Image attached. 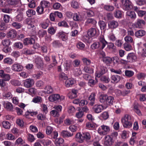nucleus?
<instances>
[{"mask_svg": "<svg viewBox=\"0 0 146 146\" xmlns=\"http://www.w3.org/2000/svg\"><path fill=\"white\" fill-rule=\"evenodd\" d=\"M11 68L14 71L20 72L23 69V67L20 64L15 63L12 66Z\"/></svg>", "mask_w": 146, "mask_h": 146, "instance_id": "nucleus-12", "label": "nucleus"}, {"mask_svg": "<svg viewBox=\"0 0 146 146\" xmlns=\"http://www.w3.org/2000/svg\"><path fill=\"white\" fill-rule=\"evenodd\" d=\"M47 32L46 31L43 30H40L38 31V34L40 37H42L46 35Z\"/></svg>", "mask_w": 146, "mask_h": 146, "instance_id": "nucleus-61", "label": "nucleus"}, {"mask_svg": "<svg viewBox=\"0 0 146 146\" xmlns=\"http://www.w3.org/2000/svg\"><path fill=\"white\" fill-rule=\"evenodd\" d=\"M42 98L40 96H36L33 98L32 102L36 103H41L42 102Z\"/></svg>", "mask_w": 146, "mask_h": 146, "instance_id": "nucleus-40", "label": "nucleus"}, {"mask_svg": "<svg viewBox=\"0 0 146 146\" xmlns=\"http://www.w3.org/2000/svg\"><path fill=\"white\" fill-rule=\"evenodd\" d=\"M36 11L39 15H41L44 13V8L40 5L36 8Z\"/></svg>", "mask_w": 146, "mask_h": 146, "instance_id": "nucleus-44", "label": "nucleus"}, {"mask_svg": "<svg viewBox=\"0 0 146 146\" xmlns=\"http://www.w3.org/2000/svg\"><path fill=\"white\" fill-rule=\"evenodd\" d=\"M35 42V39L31 38H26L24 39L23 41L24 44L25 45L32 44Z\"/></svg>", "mask_w": 146, "mask_h": 146, "instance_id": "nucleus-15", "label": "nucleus"}, {"mask_svg": "<svg viewBox=\"0 0 146 146\" xmlns=\"http://www.w3.org/2000/svg\"><path fill=\"white\" fill-rule=\"evenodd\" d=\"M104 9L108 11H113L114 9V7L112 5H104Z\"/></svg>", "mask_w": 146, "mask_h": 146, "instance_id": "nucleus-45", "label": "nucleus"}, {"mask_svg": "<svg viewBox=\"0 0 146 146\" xmlns=\"http://www.w3.org/2000/svg\"><path fill=\"white\" fill-rule=\"evenodd\" d=\"M134 74V72L132 71L127 70L125 71V75L129 77L132 76Z\"/></svg>", "mask_w": 146, "mask_h": 146, "instance_id": "nucleus-63", "label": "nucleus"}, {"mask_svg": "<svg viewBox=\"0 0 146 146\" xmlns=\"http://www.w3.org/2000/svg\"><path fill=\"white\" fill-rule=\"evenodd\" d=\"M34 84V80L30 78L26 79L24 82V86L27 88H29L32 86Z\"/></svg>", "mask_w": 146, "mask_h": 146, "instance_id": "nucleus-10", "label": "nucleus"}, {"mask_svg": "<svg viewBox=\"0 0 146 146\" xmlns=\"http://www.w3.org/2000/svg\"><path fill=\"white\" fill-rule=\"evenodd\" d=\"M26 22L28 25L27 28L29 29H31L34 27V25L33 24L32 21L29 19H27Z\"/></svg>", "mask_w": 146, "mask_h": 146, "instance_id": "nucleus-37", "label": "nucleus"}, {"mask_svg": "<svg viewBox=\"0 0 146 146\" xmlns=\"http://www.w3.org/2000/svg\"><path fill=\"white\" fill-rule=\"evenodd\" d=\"M4 106L7 110L9 111H12L13 107L12 104L10 102L5 103L4 104Z\"/></svg>", "mask_w": 146, "mask_h": 146, "instance_id": "nucleus-32", "label": "nucleus"}, {"mask_svg": "<svg viewBox=\"0 0 146 146\" xmlns=\"http://www.w3.org/2000/svg\"><path fill=\"white\" fill-rule=\"evenodd\" d=\"M3 126L6 129H9L10 127V123L7 121H4L2 123Z\"/></svg>", "mask_w": 146, "mask_h": 146, "instance_id": "nucleus-56", "label": "nucleus"}, {"mask_svg": "<svg viewBox=\"0 0 146 146\" xmlns=\"http://www.w3.org/2000/svg\"><path fill=\"white\" fill-rule=\"evenodd\" d=\"M26 13L28 17H31L33 15H34L35 14L36 12L33 9H29L27 11Z\"/></svg>", "mask_w": 146, "mask_h": 146, "instance_id": "nucleus-39", "label": "nucleus"}, {"mask_svg": "<svg viewBox=\"0 0 146 146\" xmlns=\"http://www.w3.org/2000/svg\"><path fill=\"white\" fill-rule=\"evenodd\" d=\"M107 69L104 66L101 65L100 67V70L96 72L95 75L96 77L99 78L102 75L104 74L107 71Z\"/></svg>", "mask_w": 146, "mask_h": 146, "instance_id": "nucleus-7", "label": "nucleus"}, {"mask_svg": "<svg viewBox=\"0 0 146 146\" xmlns=\"http://www.w3.org/2000/svg\"><path fill=\"white\" fill-rule=\"evenodd\" d=\"M98 23L101 30H104L106 28V25L104 21H100Z\"/></svg>", "mask_w": 146, "mask_h": 146, "instance_id": "nucleus-48", "label": "nucleus"}, {"mask_svg": "<svg viewBox=\"0 0 146 146\" xmlns=\"http://www.w3.org/2000/svg\"><path fill=\"white\" fill-rule=\"evenodd\" d=\"M96 23V21L94 19L89 18L87 19L86 24V25L91 24L94 25Z\"/></svg>", "mask_w": 146, "mask_h": 146, "instance_id": "nucleus-34", "label": "nucleus"}, {"mask_svg": "<svg viewBox=\"0 0 146 146\" xmlns=\"http://www.w3.org/2000/svg\"><path fill=\"white\" fill-rule=\"evenodd\" d=\"M110 130V127L107 125H103L98 129V132L101 135H104L109 133Z\"/></svg>", "mask_w": 146, "mask_h": 146, "instance_id": "nucleus-2", "label": "nucleus"}, {"mask_svg": "<svg viewBox=\"0 0 146 146\" xmlns=\"http://www.w3.org/2000/svg\"><path fill=\"white\" fill-rule=\"evenodd\" d=\"M100 44L98 42H94L91 46V48L93 50H94L97 48L99 49Z\"/></svg>", "mask_w": 146, "mask_h": 146, "instance_id": "nucleus-52", "label": "nucleus"}, {"mask_svg": "<svg viewBox=\"0 0 146 146\" xmlns=\"http://www.w3.org/2000/svg\"><path fill=\"white\" fill-rule=\"evenodd\" d=\"M100 116L104 119L106 120L108 118L109 115L108 112L104 111L101 114Z\"/></svg>", "mask_w": 146, "mask_h": 146, "instance_id": "nucleus-54", "label": "nucleus"}, {"mask_svg": "<svg viewBox=\"0 0 146 146\" xmlns=\"http://www.w3.org/2000/svg\"><path fill=\"white\" fill-rule=\"evenodd\" d=\"M84 70L85 72L89 74L93 73L94 72V70L92 68L87 66L85 67Z\"/></svg>", "mask_w": 146, "mask_h": 146, "instance_id": "nucleus-53", "label": "nucleus"}, {"mask_svg": "<svg viewBox=\"0 0 146 146\" xmlns=\"http://www.w3.org/2000/svg\"><path fill=\"white\" fill-rule=\"evenodd\" d=\"M22 51L23 53L25 54H31L34 53L32 50L27 48H24Z\"/></svg>", "mask_w": 146, "mask_h": 146, "instance_id": "nucleus-42", "label": "nucleus"}, {"mask_svg": "<svg viewBox=\"0 0 146 146\" xmlns=\"http://www.w3.org/2000/svg\"><path fill=\"white\" fill-rule=\"evenodd\" d=\"M64 140L61 138H58L55 140V143L57 146H66L64 144Z\"/></svg>", "mask_w": 146, "mask_h": 146, "instance_id": "nucleus-25", "label": "nucleus"}, {"mask_svg": "<svg viewBox=\"0 0 146 146\" xmlns=\"http://www.w3.org/2000/svg\"><path fill=\"white\" fill-rule=\"evenodd\" d=\"M136 56L133 53H130L127 56V60L125 61L131 62L135 61L136 59Z\"/></svg>", "mask_w": 146, "mask_h": 146, "instance_id": "nucleus-17", "label": "nucleus"}, {"mask_svg": "<svg viewBox=\"0 0 146 146\" xmlns=\"http://www.w3.org/2000/svg\"><path fill=\"white\" fill-rule=\"evenodd\" d=\"M2 43L4 46H9L11 44V41L9 39H5L2 41Z\"/></svg>", "mask_w": 146, "mask_h": 146, "instance_id": "nucleus-46", "label": "nucleus"}, {"mask_svg": "<svg viewBox=\"0 0 146 146\" xmlns=\"http://www.w3.org/2000/svg\"><path fill=\"white\" fill-rule=\"evenodd\" d=\"M14 46L16 48L21 49L23 47V44L21 42H17L14 43Z\"/></svg>", "mask_w": 146, "mask_h": 146, "instance_id": "nucleus-60", "label": "nucleus"}, {"mask_svg": "<svg viewBox=\"0 0 146 146\" xmlns=\"http://www.w3.org/2000/svg\"><path fill=\"white\" fill-rule=\"evenodd\" d=\"M83 138H84V140L86 139V140H89L91 138V135L88 132H85L83 133Z\"/></svg>", "mask_w": 146, "mask_h": 146, "instance_id": "nucleus-41", "label": "nucleus"}, {"mask_svg": "<svg viewBox=\"0 0 146 146\" xmlns=\"http://www.w3.org/2000/svg\"><path fill=\"white\" fill-rule=\"evenodd\" d=\"M74 83V80L71 79L67 80L65 82L66 86L67 87H71Z\"/></svg>", "mask_w": 146, "mask_h": 146, "instance_id": "nucleus-33", "label": "nucleus"}, {"mask_svg": "<svg viewBox=\"0 0 146 146\" xmlns=\"http://www.w3.org/2000/svg\"><path fill=\"white\" fill-rule=\"evenodd\" d=\"M71 6L75 9L78 8L79 7V5L78 2L75 1H73L71 3Z\"/></svg>", "mask_w": 146, "mask_h": 146, "instance_id": "nucleus-64", "label": "nucleus"}, {"mask_svg": "<svg viewBox=\"0 0 146 146\" xmlns=\"http://www.w3.org/2000/svg\"><path fill=\"white\" fill-rule=\"evenodd\" d=\"M40 5L43 8H48L50 5V4L49 2L44 0L41 1Z\"/></svg>", "mask_w": 146, "mask_h": 146, "instance_id": "nucleus-35", "label": "nucleus"}, {"mask_svg": "<svg viewBox=\"0 0 146 146\" xmlns=\"http://www.w3.org/2000/svg\"><path fill=\"white\" fill-rule=\"evenodd\" d=\"M73 19L75 21H80L83 20L84 17L78 13H75L73 15Z\"/></svg>", "mask_w": 146, "mask_h": 146, "instance_id": "nucleus-26", "label": "nucleus"}, {"mask_svg": "<svg viewBox=\"0 0 146 146\" xmlns=\"http://www.w3.org/2000/svg\"><path fill=\"white\" fill-rule=\"evenodd\" d=\"M124 40L126 43H132L133 41V39L131 36L127 35L124 38Z\"/></svg>", "mask_w": 146, "mask_h": 146, "instance_id": "nucleus-59", "label": "nucleus"}, {"mask_svg": "<svg viewBox=\"0 0 146 146\" xmlns=\"http://www.w3.org/2000/svg\"><path fill=\"white\" fill-rule=\"evenodd\" d=\"M145 24V22L144 20L138 19L134 23V26L136 28H142Z\"/></svg>", "mask_w": 146, "mask_h": 146, "instance_id": "nucleus-9", "label": "nucleus"}, {"mask_svg": "<svg viewBox=\"0 0 146 146\" xmlns=\"http://www.w3.org/2000/svg\"><path fill=\"white\" fill-rule=\"evenodd\" d=\"M64 98V96H60L58 94H52L48 97L49 100L51 102H53L58 100H61Z\"/></svg>", "mask_w": 146, "mask_h": 146, "instance_id": "nucleus-6", "label": "nucleus"}, {"mask_svg": "<svg viewBox=\"0 0 146 146\" xmlns=\"http://www.w3.org/2000/svg\"><path fill=\"white\" fill-rule=\"evenodd\" d=\"M119 25L118 23L116 21L113 20L109 22L108 24L110 28L114 29L117 27Z\"/></svg>", "mask_w": 146, "mask_h": 146, "instance_id": "nucleus-16", "label": "nucleus"}, {"mask_svg": "<svg viewBox=\"0 0 146 146\" xmlns=\"http://www.w3.org/2000/svg\"><path fill=\"white\" fill-rule=\"evenodd\" d=\"M44 92L45 94H50L53 92V89L50 86H46L44 88Z\"/></svg>", "mask_w": 146, "mask_h": 146, "instance_id": "nucleus-29", "label": "nucleus"}, {"mask_svg": "<svg viewBox=\"0 0 146 146\" xmlns=\"http://www.w3.org/2000/svg\"><path fill=\"white\" fill-rule=\"evenodd\" d=\"M64 123L66 125H69L74 123L73 120L69 118L66 119L64 120Z\"/></svg>", "mask_w": 146, "mask_h": 146, "instance_id": "nucleus-51", "label": "nucleus"}, {"mask_svg": "<svg viewBox=\"0 0 146 146\" xmlns=\"http://www.w3.org/2000/svg\"><path fill=\"white\" fill-rule=\"evenodd\" d=\"M25 142L23 141V139L21 137H19L18 138L15 142V145H19L20 144L21 145H23Z\"/></svg>", "mask_w": 146, "mask_h": 146, "instance_id": "nucleus-57", "label": "nucleus"}, {"mask_svg": "<svg viewBox=\"0 0 146 146\" xmlns=\"http://www.w3.org/2000/svg\"><path fill=\"white\" fill-rule=\"evenodd\" d=\"M105 53H104L102 58L103 61L107 64L111 63L112 60V59L108 56L105 57Z\"/></svg>", "mask_w": 146, "mask_h": 146, "instance_id": "nucleus-22", "label": "nucleus"}, {"mask_svg": "<svg viewBox=\"0 0 146 146\" xmlns=\"http://www.w3.org/2000/svg\"><path fill=\"white\" fill-rule=\"evenodd\" d=\"M93 111L96 113H99L104 110L102 105L100 104H96L92 108Z\"/></svg>", "mask_w": 146, "mask_h": 146, "instance_id": "nucleus-11", "label": "nucleus"}, {"mask_svg": "<svg viewBox=\"0 0 146 146\" xmlns=\"http://www.w3.org/2000/svg\"><path fill=\"white\" fill-rule=\"evenodd\" d=\"M86 127L89 129H92L95 127V126L93 123L90 122H87L86 123Z\"/></svg>", "mask_w": 146, "mask_h": 146, "instance_id": "nucleus-47", "label": "nucleus"}, {"mask_svg": "<svg viewBox=\"0 0 146 146\" xmlns=\"http://www.w3.org/2000/svg\"><path fill=\"white\" fill-rule=\"evenodd\" d=\"M58 25L60 27H63L66 28H68L69 27L67 22L64 21L59 22L58 23Z\"/></svg>", "mask_w": 146, "mask_h": 146, "instance_id": "nucleus-58", "label": "nucleus"}, {"mask_svg": "<svg viewBox=\"0 0 146 146\" xmlns=\"http://www.w3.org/2000/svg\"><path fill=\"white\" fill-rule=\"evenodd\" d=\"M87 33L88 35L87 36H85L87 42H88L90 38L89 37H92L96 36L98 35L99 32L96 29L92 28L88 30Z\"/></svg>", "mask_w": 146, "mask_h": 146, "instance_id": "nucleus-3", "label": "nucleus"}, {"mask_svg": "<svg viewBox=\"0 0 146 146\" xmlns=\"http://www.w3.org/2000/svg\"><path fill=\"white\" fill-rule=\"evenodd\" d=\"M126 15L129 18L134 19L136 18V15L135 13L133 11H127Z\"/></svg>", "mask_w": 146, "mask_h": 146, "instance_id": "nucleus-24", "label": "nucleus"}, {"mask_svg": "<svg viewBox=\"0 0 146 146\" xmlns=\"http://www.w3.org/2000/svg\"><path fill=\"white\" fill-rule=\"evenodd\" d=\"M123 44L122 40L119 39L116 40L115 43V45L119 47H121Z\"/></svg>", "mask_w": 146, "mask_h": 146, "instance_id": "nucleus-62", "label": "nucleus"}, {"mask_svg": "<svg viewBox=\"0 0 146 146\" xmlns=\"http://www.w3.org/2000/svg\"><path fill=\"white\" fill-rule=\"evenodd\" d=\"M16 19L18 21H21L23 20V15L22 12H20L16 17Z\"/></svg>", "mask_w": 146, "mask_h": 146, "instance_id": "nucleus-50", "label": "nucleus"}, {"mask_svg": "<svg viewBox=\"0 0 146 146\" xmlns=\"http://www.w3.org/2000/svg\"><path fill=\"white\" fill-rule=\"evenodd\" d=\"M57 36L64 41H66L67 40L68 38L66 35L63 32H59Z\"/></svg>", "mask_w": 146, "mask_h": 146, "instance_id": "nucleus-28", "label": "nucleus"}, {"mask_svg": "<svg viewBox=\"0 0 146 146\" xmlns=\"http://www.w3.org/2000/svg\"><path fill=\"white\" fill-rule=\"evenodd\" d=\"M3 62L5 64L11 65L13 63L14 60L10 58H6L4 59Z\"/></svg>", "mask_w": 146, "mask_h": 146, "instance_id": "nucleus-36", "label": "nucleus"}, {"mask_svg": "<svg viewBox=\"0 0 146 146\" xmlns=\"http://www.w3.org/2000/svg\"><path fill=\"white\" fill-rule=\"evenodd\" d=\"M35 62L38 68H40L43 66V62L42 59L39 57H37L35 58Z\"/></svg>", "mask_w": 146, "mask_h": 146, "instance_id": "nucleus-21", "label": "nucleus"}, {"mask_svg": "<svg viewBox=\"0 0 146 146\" xmlns=\"http://www.w3.org/2000/svg\"><path fill=\"white\" fill-rule=\"evenodd\" d=\"M121 121L124 127L130 128L132 126L133 121L131 117L128 114H125L122 118Z\"/></svg>", "mask_w": 146, "mask_h": 146, "instance_id": "nucleus-1", "label": "nucleus"}, {"mask_svg": "<svg viewBox=\"0 0 146 146\" xmlns=\"http://www.w3.org/2000/svg\"><path fill=\"white\" fill-rule=\"evenodd\" d=\"M0 77L5 81H9L11 79L10 75L5 73L3 70H0Z\"/></svg>", "mask_w": 146, "mask_h": 146, "instance_id": "nucleus-8", "label": "nucleus"}, {"mask_svg": "<svg viewBox=\"0 0 146 146\" xmlns=\"http://www.w3.org/2000/svg\"><path fill=\"white\" fill-rule=\"evenodd\" d=\"M105 139L104 144L106 145H110L114 143V141L109 135L105 136Z\"/></svg>", "mask_w": 146, "mask_h": 146, "instance_id": "nucleus-14", "label": "nucleus"}, {"mask_svg": "<svg viewBox=\"0 0 146 146\" xmlns=\"http://www.w3.org/2000/svg\"><path fill=\"white\" fill-rule=\"evenodd\" d=\"M109 135L111 137L113 141H114V140L117 138V137L118 135V133L117 132H114L112 133L110 135Z\"/></svg>", "mask_w": 146, "mask_h": 146, "instance_id": "nucleus-43", "label": "nucleus"}, {"mask_svg": "<svg viewBox=\"0 0 146 146\" xmlns=\"http://www.w3.org/2000/svg\"><path fill=\"white\" fill-rule=\"evenodd\" d=\"M61 135L64 137H72L73 135V133L66 131L63 130L61 133Z\"/></svg>", "mask_w": 146, "mask_h": 146, "instance_id": "nucleus-19", "label": "nucleus"}, {"mask_svg": "<svg viewBox=\"0 0 146 146\" xmlns=\"http://www.w3.org/2000/svg\"><path fill=\"white\" fill-rule=\"evenodd\" d=\"M11 84L15 86H19L21 84V82L17 80H12L11 81Z\"/></svg>", "mask_w": 146, "mask_h": 146, "instance_id": "nucleus-55", "label": "nucleus"}, {"mask_svg": "<svg viewBox=\"0 0 146 146\" xmlns=\"http://www.w3.org/2000/svg\"><path fill=\"white\" fill-rule=\"evenodd\" d=\"M96 94L94 93H92L88 97L89 100L90 101V104L91 106H93L95 103Z\"/></svg>", "mask_w": 146, "mask_h": 146, "instance_id": "nucleus-18", "label": "nucleus"}, {"mask_svg": "<svg viewBox=\"0 0 146 146\" xmlns=\"http://www.w3.org/2000/svg\"><path fill=\"white\" fill-rule=\"evenodd\" d=\"M12 27L17 29H19L22 27V24L20 23H18L17 22H13L12 24Z\"/></svg>", "mask_w": 146, "mask_h": 146, "instance_id": "nucleus-38", "label": "nucleus"}, {"mask_svg": "<svg viewBox=\"0 0 146 146\" xmlns=\"http://www.w3.org/2000/svg\"><path fill=\"white\" fill-rule=\"evenodd\" d=\"M100 44L99 49L102 50L104 48L106 45L107 44V42L105 39L102 38H100L99 39V41L98 42Z\"/></svg>", "mask_w": 146, "mask_h": 146, "instance_id": "nucleus-13", "label": "nucleus"}, {"mask_svg": "<svg viewBox=\"0 0 146 146\" xmlns=\"http://www.w3.org/2000/svg\"><path fill=\"white\" fill-rule=\"evenodd\" d=\"M115 17L117 18H121L122 16V13L119 10L115 11L114 13Z\"/></svg>", "mask_w": 146, "mask_h": 146, "instance_id": "nucleus-49", "label": "nucleus"}, {"mask_svg": "<svg viewBox=\"0 0 146 146\" xmlns=\"http://www.w3.org/2000/svg\"><path fill=\"white\" fill-rule=\"evenodd\" d=\"M50 21L48 19H46L45 21L40 24L41 27L44 29H46L49 26Z\"/></svg>", "mask_w": 146, "mask_h": 146, "instance_id": "nucleus-31", "label": "nucleus"}, {"mask_svg": "<svg viewBox=\"0 0 146 146\" xmlns=\"http://www.w3.org/2000/svg\"><path fill=\"white\" fill-rule=\"evenodd\" d=\"M17 35L16 31L14 29L10 31L7 33V35L8 37L11 38H13L16 37Z\"/></svg>", "mask_w": 146, "mask_h": 146, "instance_id": "nucleus-20", "label": "nucleus"}, {"mask_svg": "<svg viewBox=\"0 0 146 146\" xmlns=\"http://www.w3.org/2000/svg\"><path fill=\"white\" fill-rule=\"evenodd\" d=\"M111 78L113 82L117 83L120 80V77L117 75H113L111 76Z\"/></svg>", "mask_w": 146, "mask_h": 146, "instance_id": "nucleus-30", "label": "nucleus"}, {"mask_svg": "<svg viewBox=\"0 0 146 146\" xmlns=\"http://www.w3.org/2000/svg\"><path fill=\"white\" fill-rule=\"evenodd\" d=\"M100 102H102L106 101L107 104L110 105H113L114 102V98L112 96H108L107 95H104L100 99Z\"/></svg>", "mask_w": 146, "mask_h": 146, "instance_id": "nucleus-4", "label": "nucleus"}, {"mask_svg": "<svg viewBox=\"0 0 146 146\" xmlns=\"http://www.w3.org/2000/svg\"><path fill=\"white\" fill-rule=\"evenodd\" d=\"M146 34L145 31L143 30H139L135 33V36L137 38H140L144 36Z\"/></svg>", "mask_w": 146, "mask_h": 146, "instance_id": "nucleus-23", "label": "nucleus"}, {"mask_svg": "<svg viewBox=\"0 0 146 146\" xmlns=\"http://www.w3.org/2000/svg\"><path fill=\"white\" fill-rule=\"evenodd\" d=\"M75 137L76 139V141L80 143H82L84 142V139L83 138L82 134L80 133H78L76 135Z\"/></svg>", "mask_w": 146, "mask_h": 146, "instance_id": "nucleus-27", "label": "nucleus"}, {"mask_svg": "<svg viewBox=\"0 0 146 146\" xmlns=\"http://www.w3.org/2000/svg\"><path fill=\"white\" fill-rule=\"evenodd\" d=\"M121 1L124 9L128 10L132 9V3L129 0H121Z\"/></svg>", "mask_w": 146, "mask_h": 146, "instance_id": "nucleus-5", "label": "nucleus"}]
</instances>
